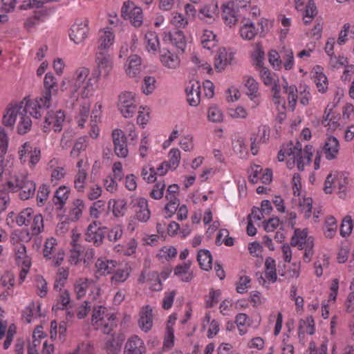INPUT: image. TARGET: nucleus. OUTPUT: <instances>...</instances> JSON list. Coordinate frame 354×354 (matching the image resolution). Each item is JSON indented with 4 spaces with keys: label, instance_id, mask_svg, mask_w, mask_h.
I'll return each mask as SVG.
<instances>
[{
    "label": "nucleus",
    "instance_id": "nucleus-64",
    "mask_svg": "<svg viewBox=\"0 0 354 354\" xmlns=\"http://www.w3.org/2000/svg\"><path fill=\"white\" fill-rule=\"evenodd\" d=\"M104 348L108 354H118L121 349V344L113 337L109 338L105 343Z\"/></svg>",
    "mask_w": 354,
    "mask_h": 354
},
{
    "label": "nucleus",
    "instance_id": "nucleus-22",
    "mask_svg": "<svg viewBox=\"0 0 354 354\" xmlns=\"http://www.w3.org/2000/svg\"><path fill=\"white\" fill-rule=\"evenodd\" d=\"M104 238V234L100 228L97 227L96 222H93L88 226L85 233V240L87 242L99 246L102 243Z\"/></svg>",
    "mask_w": 354,
    "mask_h": 354
},
{
    "label": "nucleus",
    "instance_id": "nucleus-31",
    "mask_svg": "<svg viewBox=\"0 0 354 354\" xmlns=\"http://www.w3.org/2000/svg\"><path fill=\"white\" fill-rule=\"evenodd\" d=\"M93 279L85 277H80L75 280L73 290L77 299H82L86 295L87 290L93 284Z\"/></svg>",
    "mask_w": 354,
    "mask_h": 354
},
{
    "label": "nucleus",
    "instance_id": "nucleus-45",
    "mask_svg": "<svg viewBox=\"0 0 354 354\" xmlns=\"http://www.w3.org/2000/svg\"><path fill=\"white\" fill-rule=\"evenodd\" d=\"M171 44L178 50L183 52L187 45L184 33L181 30H176L169 34Z\"/></svg>",
    "mask_w": 354,
    "mask_h": 354
},
{
    "label": "nucleus",
    "instance_id": "nucleus-49",
    "mask_svg": "<svg viewBox=\"0 0 354 354\" xmlns=\"http://www.w3.org/2000/svg\"><path fill=\"white\" fill-rule=\"evenodd\" d=\"M88 171H77L74 176V187L78 192H84L88 178Z\"/></svg>",
    "mask_w": 354,
    "mask_h": 354
},
{
    "label": "nucleus",
    "instance_id": "nucleus-26",
    "mask_svg": "<svg viewBox=\"0 0 354 354\" xmlns=\"http://www.w3.org/2000/svg\"><path fill=\"white\" fill-rule=\"evenodd\" d=\"M270 128L266 125H262L259 127L258 133L256 137L251 138V151L253 155H257L258 148L257 144L265 143L270 138Z\"/></svg>",
    "mask_w": 354,
    "mask_h": 354
},
{
    "label": "nucleus",
    "instance_id": "nucleus-10",
    "mask_svg": "<svg viewBox=\"0 0 354 354\" xmlns=\"http://www.w3.org/2000/svg\"><path fill=\"white\" fill-rule=\"evenodd\" d=\"M40 149L37 147H33L28 142L24 143L18 151L21 162H26L28 156L29 157L28 165L30 167H34L38 163L40 160Z\"/></svg>",
    "mask_w": 354,
    "mask_h": 354
},
{
    "label": "nucleus",
    "instance_id": "nucleus-32",
    "mask_svg": "<svg viewBox=\"0 0 354 354\" xmlns=\"http://www.w3.org/2000/svg\"><path fill=\"white\" fill-rule=\"evenodd\" d=\"M293 203L298 205L300 212L306 218L310 216L313 208V200L310 197L301 196V194L297 195L293 198Z\"/></svg>",
    "mask_w": 354,
    "mask_h": 354
},
{
    "label": "nucleus",
    "instance_id": "nucleus-46",
    "mask_svg": "<svg viewBox=\"0 0 354 354\" xmlns=\"http://www.w3.org/2000/svg\"><path fill=\"white\" fill-rule=\"evenodd\" d=\"M90 112V103L88 102L82 103L79 109L78 113L75 118V120L77 124L78 127H84L88 114Z\"/></svg>",
    "mask_w": 354,
    "mask_h": 354
},
{
    "label": "nucleus",
    "instance_id": "nucleus-12",
    "mask_svg": "<svg viewBox=\"0 0 354 354\" xmlns=\"http://www.w3.org/2000/svg\"><path fill=\"white\" fill-rule=\"evenodd\" d=\"M64 120L65 114L61 110L48 112L43 126L44 131L48 132L50 128H53L55 132L60 131Z\"/></svg>",
    "mask_w": 354,
    "mask_h": 354
},
{
    "label": "nucleus",
    "instance_id": "nucleus-58",
    "mask_svg": "<svg viewBox=\"0 0 354 354\" xmlns=\"http://www.w3.org/2000/svg\"><path fill=\"white\" fill-rule=\"evenodd\" d=\"M170 24L179 28H185L188 25V19L181 13L174 12L171 14Z\"/></svg>",
    "mask_w": 354,
    "mask_h": 354
},
{
    "label": "nucleus",
    "instance_id": "nucleus-61",
    "mask_svg": "<svg viewBox=\"0 0 354 354\" xmlns=\"http://www.w3.org/2000/svg\"><path fill=\"white\" fill-rule=\"evenodd\" d=\"M268 60L270 65L274 70L280 71L282 68L281 54L275 50H271L268 53Z\"/></svg>",
    "mask_w": 354,
    "mask_h": 354
},
{
    "label": "nucleus",
    "instance_id": "nucleus-9",
    "mask_svg": "<svg viewBox=\"0 0 354 354\" xmlns=\"http://www.w3.org/2000/svg\"><path fill=\"white\" fill-rule=\"evenodd\" d=\"M121 15L125 19H129L135 27H140L142 24L143 15L142 9L136 6L131 1L124 2L121 8Z\"/></svg>",
    "mask_w": 354,
    "mask_h": 354
},
{
    "label": "nucleus",
    "instance_id": "nucleus-59",
    "mask_svg": "<svg viewBox=\"0 0 354 354\" xmlns=\"http://www.w3.org/2000/svg\"><path fill=\"white\" fill-rule=\"evenodd\" d=\"M137 246V241L135 239L132 238L127 243L124 248H123L122 245H118L115 246V250L117 252L122 251L124 255L131 256L132 254L136 253Z\"/></svg>",
    "mask_w": 354,
    "mask_h": 354
},
{
    "label": "nucleus",
    "instance_id": "nucleus-53",
    "mask_svg": "<svg viewBox=\"0 0 354 354\" xmlns=\"http://www.w3.org/2000/svg\"><path fill=\"white\" fill-rule=\"evenodd\" d=\"M177 254L176 248L171 245L162 247L158 252L156 257L161 261H169L175 258Z\"/></svg>",
    "mask_w": 354,
    "mask_h": 354
},
{
    "label": "nucleus",
    "instance_id": "nucleus-48",
    "mask_svg": "<svg viewBox=\"0 0 354 354\" xmlns=\"http://www.w3.org/2000/svg\"><path fill=\"white\" fill-rule=\"evenodd\" d=\"M282 67L286 71H290L295 66L294 53L291 48H283L281 51Z\"/></svg>",
    "mask_w": 354,
    "mask_h": 354
},
{
    "label": "nucleus",
    "instance_id": "nucleus-52",
    "mask_svg": "<svg viewBox=\"0 0 354 354\" xmlns=\"http://www.w3.org/2000/svg\"><path fill=\"white\" fill-rule=\"evenodd\" d=\"M337 229V223L336 219L333 216L327 217L324 227L325 236L328 239H332L335 235Z\"/></svg>",
    "mask_w": 354,
    "mask_h": 354
},
{
    "label": "nucleus",
    "instance_id": "nucleus-15",
    "mask_svg": "<svg viewBox=\"0 0 354 354\" xmlns=\"http://www.w3.org/2000/svg\"><path fill=\"white\" fill-rule=\"evenodd\" d=\"M89 31L88 20L76 21L71 28L70 39L76 44L82 43L88 35Z\"/></svg>",
    "mask_w": 354,
    "mask_h": 354
},
{
    "label": "nucleus",
    "instance_id": "nucleus-57",
    "mask_svg": "<svg viewBox=\"0 0 354 354\" xmlns=\"http://www.w3.org/2000/svg\"><path fill=\"white\" fill-rule=\"evenodd\" d=\"M168 158L169 160L165 162L170 167V170H175L178 167L181 158L180 150L178 148L171 149L168 153Z\"/></svg>",
    "mask_w": 354,
    "mask_h": 354
},
{
    "label": "nucleus",
    "instance_id": "nucleus-8",
    "mask_svg": "<svg viewBox=\"0 0 354 354\" xmlns=\"http://www.w3.org/2000/svg\"><path fill=\"white\" fill-rule=\"evenodd\" d=\"M44 91L39 97L32 99L37 101L39 108L44 111L50 106L52 95L57 92V81L53 74L46 73L44 80Z\"/></svg>",
    "mask_w": 354,
    "mask_h": 354
},
{
    "label": "nucleus",
    "instance_id": "nucleus-21",
    "mask_svg": "<svg viewBox=\"0 0 354 354\" xmlns=\"http://www.w3.org/2000/svg\"><path fill=\"white\" fill-rule=\"evenodd\" d=\"M187 100L192 106H196L201 102V84L199 82L191 81L185 88Z\"/></svg>",
    "mask_w": 354,
    "mask_h": 354
},
{
    "label": "nucleus",
    "instance_id": "nucleus-20",
    "mask_svg": "<svg viewBox=\"0 0 354 354\" xmlns=\"http://www.w3.org/2000/svg\"><path fill=\"white\" fill-rule=\"evenodd\" d=\"M339 140L335 136H328L323 147V152L326 158L328 160L336 159L339 154Z\"/></svg>",
    "mask_w": 354,
    "mask_h": 354
},
{
    "label": "nucleus",
    "instance_id": "nucleus-2",
    "mask_svg": "<svg viewBox=\"0 0 354 354\" xmlns=\"http://www.w3.org/2000/svg\"><path fill=\"white\" fill-rule=\"evenodd\" d=\"M313 154L312 145H306L302 150L301 145L299 142L295 145L292 142H290L286 145H283L278 153V160L282 162L286 159L287 166L289 169L297 165L299 170L303 171L305 166L309 164Z\"/></svg>",
    "mask_w": 354,
    "mask_h": 354
},
{
    "label": "nucleus",
    "instance_id": "nucleus-35",
    "mask_svg": "<svg viewBox=\"0 0 354 354\" xmlns=\"http://www.w3.org/2000/svg\"><path fill=\"white\" fill-rule=\"evenodd\" d=\"M145 45L147 50L155 53L160 46L158 35L154 31H147L145 35Z\"/></svg>",
    "mask_w": 354,
    "mask_h": 354
},
{
    "label": "nucleus",
    "instance_id": "nucleus-60",
    "mask_svg": "<svg viewBox=\"0 0 354 354\" xmlns=\"http://www.w3.org/2000/svg\"><path fill=\"white\" fill-rule=\"evenodd\" d=\"M264 51L262 49L261 46L259 44H257L252 54L253 64L255 66L259 68H261L264 61Z\"/></svg>",
    "mask_w": 354,
    "mask_h": 354
},
{
    "label": "nucleus",
    "instance_id": "nucleus-62",
    "mask_svg": "<svg viewBox=\"0 0 354 354\" xmlns=\"http://www.w3.org/2000/svg\"><path fill=\"white\" fill-rule=\"evenodd\" d=\"M87 147V138L86 136L80 137L75 143L71 151V155L73 158L79 156L80 153L84 151Z\"/></svg>",
    "mask_w": 354,
    "mask_h": 354
},
{
    "label": "nucleus",
    "instance_id": "nucleus-28",
    "mask_svg": "<svg viewBox=\"0 0 354 354\" xmlns=\"http://www.w3.org/2000/svg\"><path fill=\"white\" fill-rule=\"evenodd\" d=\"M313 79L317 88L319 93L326 92L328 86V78L323 73V69L319 66H316L313 71Z\"/></svg>",
    "mask_w": 354,
    "mask_h": 354
},
{
    "label": "nucleus",
    "instance_id": "nucleus-41",
    "mask_svg": "<svg viewBox=\"0 0 354 354\" xmlns=\"http://www.w3.org/2000/svg\"><path fill=\"white\" fill-rule=\"evenodd\" d=\"M197 261L201 269L209 270L212 267V257L210 252L207 250H201L198 252Z\"/></svg>",
    "mask_w": 354,
    "mask_h": 354
},
{
    "label": "nucleus",
    "instance_id": "nucleus-5",
    "mask_svg": "<svg viewBox=\"0 0 354 354\" xmlns=\"http://www.w3.org/2000/svg\"><path fill=\"white\" fill-rule=\"evenodd\" d=\"M95 64L92 75L99 82L101 77L106 78L109 76L113 67V60L109 53L95 52Z\"/></svg>",
    "mask_w": 354,
    "mask_h": 354
},
{
    "label": "nucleus",
    "instance_id": "nucleus-40",
    "mask_svg": "<svg viewBox=\"0 0 354 354\" xmlns=\"http://www.w3.org/2000/svg\"><path fill=\"white\" fill-rule=\"evenodd\" d=\"M70 189L64 185L60 186L55 194L54 203L57 208L62 209L68 198Z\"/></svg>",
    "mask_w": 354,
    "mask_h": 354
},
{
    "label": "nucleus",
    "instance_id": "nucleus-36",
    "mask_svg": "<svg viewBox=\"0 0 354 354\" xmlns=\"http://www.w3.org/2000/svg\"><path fill=\"white\" fill-rule=\"evenodd\" d=\"M15 277L14 274L10 272H5L1 277L0 286L4 288L2 295L7 297L12 293V288L15 286Z\"/></svg>",
    "mask_w": 354,
    "mask_h": 354
},
{
    "label": "nucleus",
    "instance_id": "nucleus-55",
    "mask_svg": "<svg viewBox=\"0 0 354 354\" xmlns=\"http://www.w3.org/2000/svg\"><path fill=\"white\" fill-rule=\"evenodd\" d=\"M241 37L247 40H251L257 35V30L254 24L252 22H247L240 28Z\"/></svg>",
    "mask_w": 354,
    "mask_h": 354
},
{
    "label": "nucleus",
    "instance_id": "nucleus-4",
    "mask_svg": "<svg viewBox=\"0 0 354 354\" xmlns=\"http://www.w3.org/2000/svg\"><path fill=\"white\" fill-rule=\"evenodd\" d=\"M115 316L109 308L102 305L93 308L91 324L104 334H110L115 326Z\"/></svg>",
    "mask_w": 354,
    "mask_h": 354
},
{
    "label": "nucleus",
    "instance_id": "nucleus-56",
    "mask_svg": "<svg viewBox=\"0 0 354 354\" xmlns=\"http://www.w3.org/2000/svg\"><path fill=\"white\" fill-rule=\"evenodd\" d=\"M28 113H24L19 118L17 130V133L20 135H24L28 133L32 127V120L30 117L27 115Z\"/></svg>",
    "mask_w": 354,
    "mask_h": 354
},
{
    "label": "nucleus",
    "instance_id": "nucleus-25",
    "mask_svg": "<svg viewBox=\"0 0 354 354\" xmlns=\"http://www.w3.org/2000/svg\"><path fill=\"white\" fill-rule=\"evenodd\" d=\"M141 70V58L136 55H131L125 64L127 75L129 77H137L140 73Z\"/></svg>",
    "mask_w": 354,
    "mask_h": 354
},
{
    "label": "nucleus",
    "instance_id": "nucleus-44",
    "mask_svg": "<svg viewBox=\"0 0 354 354\" xmlns=\"http://www.w3.org/2000/svg\"><path fill=\"white\" fill-rule=\"evenodd\" d=\"M23 184L19 189V197L22 200H27L34 196L36 185L32 180L28 178Z\"/></svg>",
    "mask_w": 354,
    "mask_h": 354
},
{
    "label": "nucleus",
    "instance_id": "nucleus-13",
    "mask_svg": "<svg viewBox=\"0 0 354 354\" xmlns=\"http://www.w3.org/2000/svg\"><path fill=\"white\" fill-rule=\"evenodd\" d=\"M112 139L115 154L121 158L127 157L129 149L124 132L121 129H114L112 132Z\"/></svg>",
    "mask_w": 354,
    "mask_h": 354
},
{
    "label": "nucleus",
    "instance_id": "nucleus-54",
    "mask_svg": "<svg viewBox=\"0 0 354 354\" xmlns=\"http://www.w3.org/2000/svg\"><path fill=\"white\" fill-rule=\"evenodd\" d=\"M317 7L313 0H309L306 5L303 12V19L306 24L311 22L312 19L317 15Z\"/></svg>",
    "mask_w": 354,
    "mask_h": 354
},
{
    "label": "nucleus",
    "instance_id": "nucleus-17",
    "mask_svg": "<svg viewBox=\"0 0 354 354\" xmlns=\"http://www.w3.org/2000/svg\"><path fill=\"white\" fill-rule=\"evenodd\" d=\"M153 308L149 305L143 306L139 312L138 324L142 331L148 333L153 327Z\"/></svg>",
    "mask_w": 354,
    "mask_h": 354
},
{
    "label": "nucleus",
    "instance_id": "nucleus-11",
    "mask_svg": "<svg viewBox=\"0 0 354 354\" xmlns=\"http://www.w3.org/2000/svg\"><path fill=\"white\" fill-rule=\"evenodd\" d=\"M243 83L245 88L246 95L253 103L252 107H257L261 102L259 83L254 77L249 75L243 77Z\"/></svg>",
    "mask_w": 354,
    "mask_h": 354
},
{
    "label": "nucleus",
    "instance_id": "nucleus-18",
    "mask_svg": "<svg viewBox=\"0 0 354 354\" xmlns=\"http://www.w3.org/2000/svg\"><path fill=\"white\" fill-rule=\"evenodd\" d=\"M146 352L144 341L138 335H133L127 340L123 354H145Z\"/></svg>",
    "mask_w": 354,
    "mask_h": 354
},
{
    "label": "nucleus",
    "instance_id": "nucleus-7",
    "mask_svg": "<svg viewBox=\"0 0 354 354\" xmlns=\"http://www.w3.org/2000/svg\"><path fill=\"white\" fill-rule=\"evenodd\" d=\"M117 106L124 118H132L138 111L136 94L131 91L122 92L118 95Z\"/></svg>",
    "mask_w": 354,
    "mask_h": 354
},
{
    "label": "nucleus",
    "instance_id": "nucleus-39",
    "mask_svg": "<svg viewBox=\"0 0 354 354\" xmlns=\"http://www.w3.org/2000/svg\"><path fill=\"white\" fill-rule=\"evenodd\" d=\"M283 88L288 95V107L291 111H293L295 108L298 97L297 94V89L295 85L288 86L286 80H283Z\"/></svg>",
    "mask_w": 354,
    "mask_h": 354
},
{
    "label": "nucleus",
    "instance_id": "nucleus-14",
    "mask_svg": "<svg viewBox=\"0 0 354 354\" xmlns=\"http://www.w3.org/2000/svg\"><path fill=\"white\" fill-rule=\"evenodd\" d=\"M115 42V34L109 28L99 30L96 52L108 53Z\"/></svg>",
    "mask_w": 354,
    "mask_h": 354
},
{
    "label": "nucleus",
    "instance_id": "nucleus-34",
    "mask_svg": "<svg viewBox=\"0 0 354 354\" xmlns=\"http://www.w3.org/2000/svg\"><path fill=\"white\" fill-rule=\"evenodd\" d=\"M117 262L104 258H99L95 263L97 272L101 275L110 274L116 267Z\"/></svg>",
    "mask_w": 354,
    "mask_h": 354
},
{
    "label": "nucleus",
    "instance_id": "nucleus-33",
    "mask_svg": "<svg viewBox=\"0 0 354 354\" xmlns=\"http://www.w3.org/2000/svg\"><path fill=\"white\" fill-rule=\"evenodd\" d=\"M218 11V5L216 3H211L203 6L198 11V17L207 22H211L214 20L215 15Z\"/></svg>",
    "mask_w": 354,
    "mask_h": 354
},
{
    "label": "nucleus",
    "instance_id": "nucleus-43",
    "mask_svg": "<svg viewBox=\"0 0 354 354\" xmlns=\"http://www.w3.org/2000/svg\"><path fill=\"white\" fill-rule=\"evenodd\" d=\"M265 277L270 282L274 283L277 279L276 261L272 257L266 258L265 261Z\"/></svg>",
    "mask_w": 354,
    "mask_h": 354
},
{
    "label": "nucleus",
    "instance_id": "nucleus-19",
    "mask_svg": "<svg viewBox=\"0 0 354 354\" xmlns=\"http://www.w3.org/2000/svg\"><path fill=\"white\" fill-rule=\"evenodd\" d=\"M308 243H314V239L308 235L307 229H295L294 234L291 237L290 245L301 250L308 246Z\"/></svg>",
    "mask_w": 354,
    "mask_h": 354
},
{
    "label": "nucleus",
    "instance_id": "nucleus-38",
    "mask_svg": "<svg viewBox=\"0 0 354 354\" xmlns=\"http://www.w3.org/2000/svg\"><path fill=\"white\" fill-rule=\"evenodd\" d=\"M202 46L207 50H211L216 46V36L213 31L205 29L200 37Z\"/></svg>",
    "mask_w": 354,
    "mask_h": 354
},
{
    "label": "nucleus",
    "instance_id": "nucleus-47",
    "mask_svg": "<svg viewBox=\"0 0 354 354\" xmlns=\"http://www.w3.org/2000/svg\"><path fill=\"white\" fill-rule=\"evenodd\" d=\"M299 333L313 335L315 331V320L312 316L306 317L299 321Z\"/></svg>",
    "mask_w": 354,
    "mask_h": 354
},
{
    "label": "nucleus",
    "instance_id": "nucleus-42",
    "mask_svg": "<svg viewBox=\"0 0 354 354\" xmlns=\"http://www.w3.org/2000/svg\"><path fill=\"white\" fill-rule=\"evenodd\" d=\"M39 306L36 305L35 303L28 304L22 313V319L24 322L29 324L35 318L39 316Z\"/></svg>",
    "mask_w": 354,
    "mask_h": 354
},
{
    "label": "nucleus",
    "instance_id": "nucleus-3",
    "mask_svg": "<svg viewBox=\"0 0 354 354\" xmlns=\"http://www.w3.org/2000/svg\"><path fill=\"white\" fill-rule=\"evenodd\" d=\"M43 113L37 101L24 98L19 103H10L8 105L3 117V123L6 127H12L17 119L21 118L24 113H28L37 119L41 118Z\"/></svg>",
    "mask_w": 354,
    "mask_h": 354
},
{
    "label": "nucleus",
    "instance_id": "nucleus-50",
    "mask_svg": "<svg viewBox=\"0 0 354 354\" xmlns=\"http://www.w3.org/2000/svg\"><path fill=\"white\" fill-rule=\"evenodd\" d=\"M84 209V201L81 199H76L73 203V207L69 212V219L71 221H77L80 219Z\"/></svg>",
    "mask_w": 354,
    "mask_h": 354
},
{
    "label": "nucleus",
    "instance_id": "nucleus-51",
    "mask_svg": "<svg viewBox=\"0 0 354 354\" xmlns=\"http://www.w3.org/2000/svg\"><path fill=\"white\" fill-rule=\"evenodd\" d=\"M34 211L30 207L22 210L16 218L19 226L28 225L34 217Z\"/></svg>",
    "mask_w": 354,
    "mask_h": 354
},
{
    "label": "nucleus",
    "instance_id": "nucleus-24",
    "mask_svg": "<svg viewBox=\"0 0 354 354\" xmlns=\"http://www.w3.org/2000/svg\"><path fill=\"white\" fill-rule=\"evenodd\" d=\"M233 59V54L225 48H220L215 56L214 67L218 71H223Z\"/></svg>",
    "mask_w": 354,
    "mask_h": 354
},
{
    "label": "nucleus",
    "instance_id": "nucleus-16",
    "mask_svg": "<svg viewBox=\"0 0 354 354\" xmlns=\"http://www.w3.org/2000/svg\"><path fill=\"white\" fill-rule=\"evenodd\" d=\"M136 218L142 223L147 222L151 217L148 201L142 197H138L132 201Z\"/></svg>",
    "mask_w": 354,
    "mask_h": 354
},
{
    "label": "nucleus",
    "instance_id": "nucleus-37",
    "mask_svg": "<svg viewBox=\"0 0 354 354\" xmlns=\"http://www.w3.org/2000/svg\"><path fill=\"white\" fill-rule=\"evenodd\" d=\"M108 207L111 209L114 216H122L127 210V202L124 199H111L108 203Z\"/></svg>",
    "mask_w": 354,
    "mask_h": 354
},
{
    "label": "nucleus",
    "instance_id": "nucleus-30",
    "mask_svg": "<svg viewBox=\"0 0 354 354\" xmlns=\"http://www.w3.org/2000/svg\"><path fill=\"white\" fill-rule=\"evenodd\" d=\"M221 15L224 23L230 27L234 26L238 21L236 12L234 10V4L232 2L223 5Z\"/></svg>",
    "mask_w": 354,
    "mask_h": 354
},
{
    "label": "nucleus",
    "instance_id": "nucleus-23",
    "mask_svg": "<svg viewBox=\"0 0 354 354\" xmlns=\"http://www.w3.org/2000/svg\"><path fill=\"white\" fill-rule=\"evenodd\" d=\"M160 57L162 64L169 69L174 70L180 66L179 57L167 49L164 48L160 51Z\"/></svg>",
    "mask_w": 354,
    "mask_h": 354
},
{
    "label": "nucleus",
    "instance_id": "nucleus-1",
    "mask_svg": "<svg viewBox=\"0 0 354 354\" xmlns=\"http://www.w3.org/2000/svg\"><path fill=\"white\" fill-rule=\"evenodd\" d=\"M98 82L86 67H80L71 77L64 78L61 83L62 91H68L73 97L80 96L88 98L93 95Z\"/></svg>",
    "mask_w": 354,
    "mask_h": 354
},
{
    "label": "nucleus",
    "instance_id": "nucleus-6",
    "mask_svg": "<svg viewBox=\"0 0 354 354\" xmlns=\"http://www.w3.org/2000/svg\"><path fill=\"white\" fill-rule=\"evenodd\" d=\"M14 252L16 263L21 268L19 282L22 283L26 279L32 266L31 258L27 254L25 245L20 242L14 243Z\"/></svg>",
    "mask_w": 354,
    "mask_h": 354
},
{
    "label": "nucleus",
    "instance_id": "nucleus-27",
    "mask_svg": "<svg viewBox=\"0 0 354 354\" xmlns=\"http://www.w3.org/2000/svg\"><path fill=\"white\" fill-rule=\"evenodd\" d=\"M28 178L26 174L15 173L11 174L6 183L4 189L10 192H19L23 183Z\"/></svg>",
    "mask_w": 354,
    "mask_h": 354
},
{
    "label": "nucleus",
    "instance_id": "nucleus-63",
    "mask_svg": "<svg viewBox=\"0 0 354 354\" xmlns=\"http://www.w3.org/2000/svg\"><path fill=\"white\" fill-rule=\"evenodd\" d=\"M30 227L31 234L32 235H38L44 229V221L41 214H35L32 218Z\"/></svg>",
    "mask_w": 354,
    "mask_h": 354
},
{
    "label": "nucleus",
    "instance_id": "nucleus-29",
    "mask_svg": "<svg viewBox=\"0 0 354 354\" xmlns=\"http://www.w3.org/2000/svg\"><path fill=\"white\" fill-rule=\"evenodd\" d=\"M192 261L187 260L176 266L174 270V275L183 282H189L193 279V273L190 270Z\"/></svg>",
    "mask_w": 354,
    "mask_h": 354
}]
</instances>
